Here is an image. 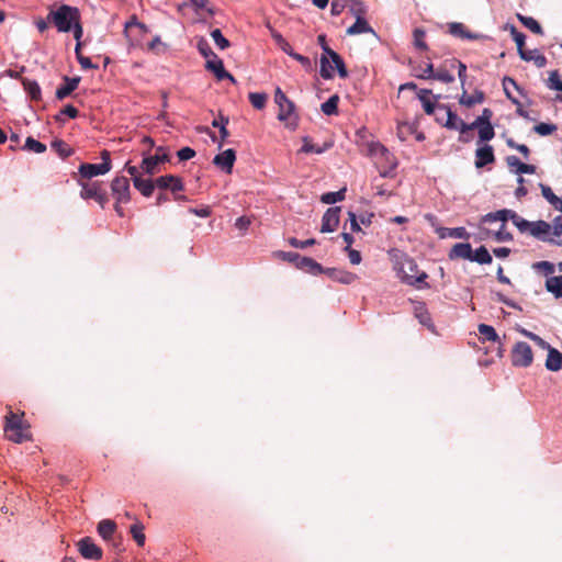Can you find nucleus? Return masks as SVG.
<instances>
[{"mask_svg":"<svg viewBox=\"0 0 562 562\" xmlns=\"http://www.w3.org/2000/svg\"><path fill=\"white\" fill-rule=\"evenodd\" d=\"M4 437L15 443L32 439L30 425L23 419V415L9 412L5 416Z\"/></svg>","mask_w":562,"mask_h":562,"instance_id":"nucleus-1","label":"nucleus"},{"mask_svg":"<svg viewBox=\"0 0 562 562\" xmlns=\"http://www.w3.org/2000/svg\"><path fill=\"white\" fill-rule=\"evenodd\" d=\"M47 20L54 24L58 32L67 33L71 30L75 22L80 20V12L76 7L61 4L48 13Z\"/></svg>","mask_w":562,"mask_h":562,"instance_id":"nucleus-2","label":"nucleus"},{"mask_svg":"<svg viewBox=\"0 0 562 562\" xmlns=\"http://www.w3.org/2000/svg\"><path fill=\"white\" fill-rule=\"evenodd\" d=\"M124 169L131 176L134 188L138 190L143 196L149 198L153 195L156 188L155 180L144 178L145 173L143 170L136 166H132L130 162H126Z\"/></svg>","mask_w":562,"mask_h":562,"instance_id":"nucleus-3","label":"nucleus"},{"mask_svg":"<svg viewBox=\"0 0 562 562\" xmlns=\"http://www.w3.org/2000/svg\"><path fill=\"white\" fill-rule=\"evenodd\" d=\"M101 164H81L79 166V173L82 178L91 179L93 177L108 173L111 168L110 151L106 149L101 151Z\"/></svg>","mask_w":562,"mask_h":562,"instance_id":"nucleus-4","label":"nucleus"},{"mask_svg":"<svg viewBox=\"0 0 562 562\" xmlns=\"http://www.w3.org/2000/svg\"><path fill=\"white\" fill-rule=\"evenodd\" d=\"M81 186L80 196L83 200L93 199L102 209L109 202L106 192L102 189L101 184L94 182H79Z\"/></svg>","mask_w":562,"mask_h":562,"instance_id":"nucleus-5","label":"nucleus"},{"mask_svg":"<svg viewBox=\"0 0 562 562\" xmlns=\"http://www.w3.org/2000/svg\"><path fill=\"white\" fill-rule=\"evenodd\" d=\"M533 360V353L531 347L525 341H518L515 344L512 350V363L515 367L527 368L531 366Z\"/></svg>","mask_w":562,"mask_h":562,"instance_id":"nucleus-6","label":"nucleus"},{"mask_svg":"<svg viewBox=\"0 0 562 562\" xmlns=\"http://www.w3.org/2000/svg\"><path fill=\"white\" fill-rule=\"evenodd\" d=\"M165 161H169V155L165 151L164 147H158L154 156H148L143 159L140 169L144 173L153 176L159 172L157 167Z\"/></svg>","mask_w":562,"mask_h":562,"instance_id":"nucleus-7","label":"nucleus"},{"mask_svg":"<svg viewBox=\"0 0 562 562\" xmlns=\"http://www.w3.org/2000/svg\"><path fill=\"white\" fill-rule=\"evenodd\" d=\"M274 102L279 106L278 120L284 122L294 113L295 104L285 95L281 88H277L274 92Z\"/></svg>","mask_w":562,"mask_h":562,"instance_id":"nucleus-8","label":"nucleus"},{"mask_svg":"<svg viewBox=\"0 0 562 562\" xmlns=\"http://www.w3.org/2000/svg\"><path fill=\"white\" fill-rule=\"evenodd\" d=\"M111 190L117 203H128L131 200L130 180L126 177H115L111 182Z\"/></svg>","mask_w":562,"mask_h":562,"instance_id":"nucleus-9","label":"nucleus"},{"mask_svg":"<svg viewBox=\"0 0 562 562\" xmlns=\"http://www.w3.org/2000/svg\"><path fill=\"white\" fill-rule=\"evenodd\" d=\"M79 553L89 560H100L102 558V549L94 543L92 538L83 537L77 542Z\"/></svg>","mask_w":562,"mask_h":562,"instance_id":"nucleus-10","label":"nucleus"},{"mask_svg":"<svg viewBox=\"0 0 562 562\" xmlns=\"http://www.w3.org/2000/svg\"><path fill=\"white\" fill-rule=\"evenodd\" d=\"M339 213L340 207L334 206L327 209V211L324 213L322 217V225H321V232L322 233H331L335 232L339 225Z\"/></svg>","mask_w":562,"mask_h":562,"instance_id":"nucleus-11","label":"nucleus"},{"mask_svg":"<svg viewBox=\"0 0 562 562\" xmlns=\"http://www.w3.org/2000/svg\"><path fill=\"white\" fill-rule=\"evenodd\" d=\"M437 110L439 112H443V116L446 120L439 119V115H436V122L441 124L443 127L449 130H459L461 127V122H463L451 109L445 104H439Z\"/></svg>","mask_w":562,"mask_h":562,"instance_id":"nucleus-12","label":"nucleus"},{"mask_svg":"<svg viewBox=\"0 0 562 562\" xmlns=\"http://www.w3.org/2000/svg\"><path fill=\"white\" fill-rule=\"evenodd\" d=\"M156 187L160 190H170L172 193L181 192L184 190L182 179L173 176L166 175L155 179Z\"/></svg>","mask_w":562,"mask_h":562,"instance_id":"nucleus-13","label":"nucleus"},{"mask_svg":"<svg viewBox=\"0 0 562 562\" xmlns=\"http://www.w3.org/2000/svg\"><path fill=\"white\" fill-rule=\"evenodd\" d=\"M323 55L321 56V69L319 75L324 79H331L334 78V67L330 65V61L333 59L334 54H337L335 50H333L327 44L323 45Z\"/></svg>","mask_w":562,"mask_h":562,"instance_id":"nucleus-14","label":"nucleus"},{"mask_svg":"<svg viewBox=\"0 0 562 562\" xmlns=\"http://www.w3.org/2000/svg\"><path fill=\"white\" fill-rule=\"evenodd\" d=\"M417 98L422 102L423 109L426 114H428V115L435 114V112L439 105V104H437L439 95H434L431 90H429V89H420L417 92Z\"/></svg>","mask_w":562,"mask_h":562,"instance_id":"nucleus-15","label":"nucleus"},{"mask_svg":"<svg viewBox=\"0 0 562 562\" xmlns=\"http://www.w3.org/2000/svg\"><path fill=\"white\" fill-rule=\"evenodd\" d=\"M205 68L212 71L218 80L228 79L233 83L236 82L235 78L228 71L225 70L223 60L217 56L207 59Z\"/></svg>","mask_w":562,"mask_h":562,"instance_id":"nucleus-16","label":"nucleus"},{"mask_svg":"<svg viewBox=\"0 0 562 562\" xmlns=\"http://www.w3.org/2000/svg\"><path fill=\"white\" fill-rule=\"evenodd\" d=\"M236 160V153L234 149H226L223 153L216 155L213 159V164L224 170L227 173L232 172L234 162Z\"/></svg>","mask_w":562,"mask_h":562,"instance_id":"nucleus-17","label":"nucleus"},{"mask_svg":"<svg viewBox=\"0 0 562 562\" xmlns=\"http://www.w3.org/2000/svg\"><path fill=\"white\" fill-rule=\"evenodd\" d=\"M64 85L59 86L56 90V99L64 100L68 95H70L77 88L80 82V77H68L64 76L63 78Z\"/></svg>","mask_w":562,"mask_h":562,"instance_id":"nucleus-18","label":"nucleus"},{"mask_svg":"<svg viewBox=\"0 0 562 562\" xmlns=\"http://www.w3.org/2000/svg\"><path fill=\"white\" fill-rule=\"evenodd\" d=\"M323 273L327 274L331 280L342 284H350L357 279L355 273L338 268H324Z\"/></svg>","mask_w":562,"mask_h":562,"instance_id":"nucleus-19","label":"nucleus"},{"mask_svg":"<svg viewBox=\"0 0 562 562\" xmlns=\"http://www.w3.org/2000/svg\"><path fill=\"white\" fill-rule=\"evenodd\" d=\"M475 167L483 168L495 160L494 150L491 145H483L475 150Z\"/></svg>","mask_w":562,"mask_h":562,"instance_id":"nucleus-20","label":"nucleus"},{"mask_svg":"<svg viewBox=\"0 0 562 562\" xmlns=\"http://www.w3.org/2000/svg\"><path fill=\"white\" fill-rule=\"evenodd\" d=\"M493 116V112L491 109L485 108L482 111V114L477 116L472 123L467 124L465 122H461L460 133L461 135L465 134L468 131L475 130L476 126L482 124H491V119Z\"/></svg>","mask_w":562,"mask_h":562,"instance_id":"nucleus-21","label":"nucleus"},{"mask_svg":"<svg viewBox=\"0 0 562 562\" xmlns=\"http://www.w3.org/2000/svg\"><path fill=\"white\" fill-rule=\"evenodd\" d=\"M472 252L473 250L469 243H458L451 248L449 252V258L451 260L467 259L471 261Z\"/></svg>","mask_w":562,"mask_h":562,"instance_id":"nucleus-22","label":"nucleus"},{"mask_svg":"<svg viewBox=\"0 0 562 562\" xmlns=\"http://www.w3.org/2000/svg\"><path fill=\"white\" fill-rule=\"evenodd\" d=\"M518 55L525 61H532L538 68H543L547 65V57L538 49H525Z\"/></svg>","mask_w":562,"mask_h":562,"instance_id":"nucleus-23","label":"nucleus"},{"mask_svg":"<svg viewBox=\"0 0 562 562\" xmlns=\"http://www.w3.org/2000/svg\"><path fill=\"white\" fill-rule=\"evenodd\" d=\"M546 368L550 371L557 372L562 369V352L551 347L548 349V356L546 360Z\"/></svg>","mask_w":562,"mask_h":562,"instance_id":"nucleus-24","label":"nucleus"},{"mask_svg":"<svg viewBox=\"0 0 562 562\" xmlns=\"http://www.w3.org/2000/svg\"><path fill=\"white\" fill-rule=\"evenodd\" d=\"M485 99V94L481 90H475L472 94H468L467 90L463 89L461 97L459 98V103L467 108H471L475 104L482 103Z\"/></svg>","mask_w":562,"mask_h":562,"instance_id":"nucleus-25","label":"nucleus"},{"mask_svg":"<svg viewBox=\"0 0 562 562\" xmlns=\"http://www.w3.org/2000/svg\"><path fill=\"white\" fill-rule=\"evenodd\" d=\"M550 232L551 225L546 221L540 220L531 223L530 234L536 238L546 241L548 238L547 235H549Z\"/></svg>","mask_w":562,"mask_h":562,"instance_id":"nucleus-26","label":"nucleus"},{"mask_svg":"<svg viewBox=\"0 0 562 562\" xmlns=\"http://www.w3.org/2000/svg\"><path fill=\"white\" fill-rule=\"evenodd\" d=\"M507 166L510 168H516V172L518 175L522 173H535L536 172V166L535 165H528L525 162H521L518 157L516 156H508L506 158Z\"/></svg>","mask_w":562,"mask_h":562,"instance_id":"nucleus-27","label":"nucleus"},{"mask_svg":"<svg viewBox=\"0 0 562 562\" xmlns=\"http://www.w3.org/2000/svg\"><path fill=\"white\" fill-rule=\"evenodd\" d=\"M449 32L451 35L465 38V40H479L481 35L473 34L462 23L453 22L449 24Z\"/></svg>","mask_w":562,"mask_h":562,"instance_id":"nucleus-28","label":"nucleus"},{"mask_svg":"<svg viewBox=\"0 0 562 562\" xmlns=\"http://www.w3.org/2000/svg\"><path fill=\"white\" fill-rule=\"evenodd\" d=\"M542 196L559 212L562 213V198L554 194L552 189L543 183H539Z\"/></svg>","mask_w":562,"mask_h":562,"instance_id":"nucleus-29","label":"nucleus"},{"mask_svg":"<svg viewBox=\"0 0 562 562\" xmlns=\"http://www.w3.org/2000/svg\"><path fill=\"white\" fill-rule=\"evenodd\" d=\"M361 33H373L374 31L369 25L367 20L362 18L361 15H357L356 22L347 29L348 35H358Z\"/></svg>","mask_w":562,"mask_h":562,"instance_id":"nucleus-30","label":"nucleus"},{"mask_svg":"<svg viewBox=\"0 0 562 562\" xmlns=\"http://www.w3.org/2000/svg\"><path fill=\"white\" fill-rule=\"evenodd\" d=\"M508 209L498 210L496 212H491L481 217V224L485 223H494L502 222V228H505L506 222L508 221Z\"/></svg>","mask_w":562,"mask_h":562,"instance_id":"nucleus-31","label":"nucleus"},{"mask_svg":"<svg viewBox=\"0 0 562 562\" xmlns=\"http://www.w3.org/2000/svg\"><path fill=\"white\" fill-rule=\"evenodd\" d=\"M296 267L314 276L324 271V268L310 257H302L301 262H296Z\"/></svg>","mask_w":562,"mask_h":562,"instance_id":"nucleus-32","label":"nucleus"},{"mask_svg":"<svg viewBox=\"0 0 562 562\" xmlns=\"http://www.w3.org/2000/svg\"><path fill=\"white\" fill-rule=\"evenodd\" d=\"M116 525L111 519H103L98 524V533L104 539L110 540L114 535Z\"/></svg>","mask_w":562,"mask_h":562,"instance_id":"nucleus-33","label":"nucleus"},{"mask_svg":"<svg viewBox=\"0 0 562 562\" xmlns=\"http://www.w3.org/2000/svg\"><path fill=\"white\" fill-rule=\"evenodd\" d=\"M449 60H446L440 67L435 71L434 79L439 80L445 83H451L454 81V76L450 72Z\"/></svg>","mask_w":562,"mask_h":562,"instance_id":"nucleus-34","label":"nucleus"},{"mask_svg":"<svg viewBox=\"0 0 562 562\" xmlns=\"http://www.w3.org/2000/svg\"><path fill=\"white\" fill-rule=\"evenodd\" d=\"M516 16L519 20V22L525 27L529 29L532 33L538 34V35H542L543 34V30H542L541 25L533 18L526 16V15H522L520 13H517Z\"/></svg>","mask_w":562,"mask_h":562,"instance_id":"nucleus-35","label":"nucleus"},{"mask_svg":"<svg viewBox=\"0 0 562 562\" xmlns=\"http://www.w3.org/2000/svg\"><path fill=\"white\" fill-rule=\"evenodd\" d=\"M22 85L26 93L30 95L32 100L38 101L41 100V87L35 80H31L24 78L22 80Z\"/></svg>","mask_w":562,"mask_h":562,"instance_id":"nucleus-36","label":"nucleus"},{"mask_svg":"<svg viewBox=\"0 0 562 562\" xmlns=\"http://www.w3.org/2000/svg\"><path fill=\"white\" fill-rule=\"evenodd\" d=\"M546 289L552 293L557 299L562 296V279L560 277H549L546 280Z\"/></svg>","mask_w":562,"mask_h":562,"instance_id":"nucleus-37","label":"nucleus"},{"mask_svg":"<svg viewBox=\"0 0 562 562\" xmlns=\"http://www.w3.org/2000/svg\"><path fill=\"white\" fill-rule=\"evenodd\" d=\"M492 260V256L485 246H481L472 252L471 261H475L480 265H490Z\"/></svg>","mask_w":562,"mask_h":562,"instance_id":"nucleus-38","label":"nucleus"},{"mask_svg":"<svg viewBox=\"0 0 562 562\" xmlns=\"http://www.w3.org/2000/svg\"><path fill=\"white\" fill-rule=\"evenodd\" d=\"M415 316L418 318V321L422 325H424L428 328L432 327L431 316H430L428 310L426 308L425 304L419 303L415 307Z\"/></svg>","mask_w":562,"mask_h":562,"instance_id":"nucleus-39","label":"nucleus"},{"mask_svg":"<svg viewBox=\"0 0 562 562\" xmlns=\"http://www.w3.org/2000/svg\"><path fill=\"white\" fill-rule=\"evenodd\" d=\"M508 220H512L513 224L521 232L525 233L527 231L530 232L531 223L522 217H520L515 211L508 210Z\"/></svg>","mask_w":562,"mask_h":562,"instance_id":"nucleus-40","label":"nucleus"},{"mask_svg":"<svg viewBox=\"0 0 562 562\" xmlns=\"http://www.w3.org/2000/svg\"><path fill=\"white\" fill-rule=\"evenodd\" d=\"M339 95H331L326 102L321 105V110L326 115H334L338 113Z\"/></svg>","mask_w":562,"mask_h":562,"instance_id":"nucleus-41","label":"nucleus"},{"mask_svg":"<svg viewBox=\"0 0 562 562\" xmlns=\"http://www.w3.org/2000/svg\"><path fill=\"white\" fill-rule=\"evenodd\" d=\"M346 191H347V189L342 188L336 192H326V193L322 194L321 201L324 204H334L336 202L342 201L345 199Z\"/></svg>","mask_w":562,"mask_h":562,"instance_id":"nucleus-42","label":"nucleus"},{"mask_svg":"<svg viewBox=\"0 0 562 562\" xmlns=\"http://www.w3.org/2000/svg\"><path fill=\"white\" fill-rule=\"evenodd\" d=\"M130 532L133 539L139 547H143L145 543V533H144V525L139 521L133 524L130 528Z\"/></svg>","mask_w":562,"mask_h":562,"instance_id":"nucleus-43","label":"nucleus"},{"mask_svg":"<svg viewBox=\"0 0 562 562\" xmlns=\"http://www.w3.org/2000/svg\"><path fill=\"white\" fill-rule=\"evenodd\" d=\"M228 122V117L222 114L218 116V119H214L212 122V126L220 130L222 142H224L229 136V133L226 128Z\"/></svg>","mask_w":562,"mask_h":562,"instance_id":"nucleus-44","label":"nucleus"},{"mask_svg":"<svg viewBox=\"0 0 562 562\" xmlns=\"http://www.w3.org/2000/svg\"><path fill=\"white\" fill-rule=\"evenodd\" d=\"M75 54L78 63L80 64L82 69H97L98 66L91 61L89 57H86L81 54V43H77L75 47Z\"/></svg>","mask_w":562,"mask_h":562,"instance_id":"nucleus-45","label":"nucleus"},{"mask_svg":"<svg viewBox=\"0 0 562 562\" xmlns=\"http://www.w3.org/2000/svg\"><path fill=\"white\" fill-rule=\"evenodd\" d=\"M506 29L509 30L510 32V35L513 37V40L515 41L516 45H517V50H518V54L522 50H525V40H526V36L524 33L519 32L515 25H507Z\"/></svg>","mask_w":562,"mask_h":562,"instance_id":"nucleus-46","label":"nucleus"},{"mask_svg":"<svg viewBox=\"0 0 562 562\" xmlns=\"http://www.w3.org/2000/svg\"><path fill=\"white\" fill-rule=\"evenodd\" d=\"M248 99L255 109L262 110L266 106L268 95L260 92H250Z\"/></svg>","mask_w":562,"mask_h":562,"instance_id":"nucleus-47","label":"nucleus"},{"mask_svg":"<svg viewBox=\"0 0 562 562\" xmlns=\"http://www.w3.org/2000/svg\"><path fill=\"white\" fill-rule=\"evenodd\" d=\"M479 334L484 340L487 341H496L498 339V335L494 327L486 325V324H480L479 327Z\"/></svg>","mask_w":562,"mask_h":562,"instance_id":"nucleus-48","label":"nucleus"},{"mask_svg":"<svg viewBox=\"0 0 562 562\" xmlns=\"http://www.w3.org/2000/svg\"><path fill=\"white\" fill-rule=\"evenodd\" d=\"M52 148L61 157L67 158L72 154V149L61 139L52 142Z\"/></svg>","mask_w":562,"mask_h":562,"instance_id":"nucleus-49","label":"nucleus"},{"mask_svg":"<svg viewBox=\"0 0 562 562\" xmlns=\"http://www.w3.org/2000/svg\"><path fill=\"white\" fill-rule=\"evenodd\" d=\"M479 131L480 142H488L495 136L494 127L492 124H482L476 126Z\"/></svg>","mask_w":562,"mask_h":562,"instance_id":"nucleus-50","label":"nucleus"},{"mask_svg":"<svg viewBox=\"0 0 562 562\" xmlns=\"http://www.w3.org/2000/svg\"><path fill=\"white\" fill-rule=\"evenodd\" d=\"M328 146L321 147V146L314 145L312 143L311 138L306 136V137H303V146L301 147V151L305 153V154H310V153L322 154L325 151V149Z\"/></svg>","mask_w":562,"mask_h":562,"instance_id":"nucleus-51","label":"nucleus"},{"mask_svg":"<svg viewBox=\"0 0 562 562\" xmlns=\"http://www.w3.org/2000/svg\"><path fill=\"white\" fill-rule=\"evenodd\" d=\"M509 85H513V88L516 89L517 91L520 92V88L519 86L517 85V82L510 78V77H504L503 79V89H504V92L506 94V97L514 103V104H518V100L516 98H514L510 93V90H509Z\"/></svg>","mask_w":562,"mask_h":562,"instance_id":"nucleus-52","label":"nucleus"},{"mask_svg":"<svg viewBox=\"0 0 562 562\" xmlns=\"http://www.w3.org/2000/svg\"><path fill=\"white\" fill-rule=\"evenodd\" d=\"M449 65H450V68L451 69H454V68H458V76H459V79L461 81V86L463 87L464 83H465V78H467V66L465 64H463L462 61L456 59V58H452L449 60Z\"/></svg>","mask_w":562,"mask_h":562,"instance_id":"nucleus-53","label":"nucleus"},{"mask_svg":"<svg viewBox=\"0 0 562 562\" xmlns=\"http://www.w3.org/2000/svg\"><path fill=\"white\" fill-rule=\"evenodd\" d=\"M24 148L36 154H42L46 150V145L29 136L25 140Z\"/></svg>","mask_w":562,"mask_h":562,"instance_id":"nucleus-54","label":"nucleus"},{"mask_svg":"<svg viewBox=\"0 0 562 562\" xmlns=\"http://www.w3.org/2000/svg\"><path fill=\"white\" fill-rule=\"evenodd\" d=\"M198 50L204 58H206V60L216 57V54L212 50L210 44L204 38L199 40Z\"/></svg>","mask_w":562,"mask_h":562,"instance_id":"nucleus-55","label":"nucleus"},{"mask_svg":"<svg viewBox=\"0 0 562 562\" xmlns=\"http://www.w3.org/2000/svg\"><path fill=\"white\" fill-rule=\"evenodd\" d=\"M79 114V111L71 104L65 105L60 112L55 116L57 122H64L63 116L66 115L70 119H76Z\"/></svg>","mask_w":562,"mask_h":562,"instance_id":"nucleus-56","label":"nucleus"},{"mask_svg":"<svg viewBox=\"0 0 562 562\" xmlns=\"http://www.w3.org/2000/svg\"><path fill=\"white\" fill-rule=\"evenodd\" d=\"M413 36H414V45L416 48L420 49V50H427L428 49V46L426 44V42L424 41L425 38V31L422 30V29H415L414 32H413Z\"/></svg>","mask_w":562,"mask_h":562,"instance_id":"nucleus-57","label":"nucleus"},{"mask_svg":"<svg viewBox=\"0 0 562 562\" xmlns=\"http://www.w3.org/2000/svg\"><path fill=\"white\" fill-rule=\"evenodd\" d=\"M547 86L551 90L562 91V81L558 70H552L549 75Z\"/></svg>","mask_w":562,"mask_h":562,"instance_id":"nucleus-58","label":"nucleus"},{"mask_svg":"<svg viewBox=\"0 0 562 562\" xmlns=\"http://www.w3.org/2000/svg\"><path fill=\"white\" fill-rule=\"evenodd\" d=\"M333 64L335 65V68L337 69L338 76L340 78H347L348 77V70L346 68L345 61L340 57L339 54H334Z\"/></svg>","mask_w":562,"mask_h":562,"instance_id":"nucleus-59","label":"nucleus"},{"mask_svg":"<svg viewBox=\"0 0 562 562\" xmlns=\"http://www.w3.org/2000/svg\"><path fill=\"white\" fill-rule=\"evenodd\" d=\"M211 36L215 44L218 46V48L226 49L227 47H229V41L223 36L220 29L213 30L211 32Z\"/></svg>","mask_w":562,"mask_h":562,"instance_id":"nucleus-60","label":"nucleus"},{"mask_svg":"<svg viewBox=\"0 0 562 562\" xmlns=\"http://www.w3.org/2000/svg\"><path fill=\"white\" fill-rule=\"evenodd\" d=\"M133 29H137V30H139V32H143V33L147 32L146 25L137 22L135 16H133L131 21L125 23L124 33L127 37H130Z\"/></svg>","mask_w":562,"mask_h":562,"instance_id":"nucleus-61","label":"nucleus"},{"mask_svg":"<svg viewBox=\"0 0 562 562\" xmlns=\"http://www.w3.org/2000/svg\"><path fill=\"white\" fill-rule=\"evenodd\" d=\"M428 274L426 272H422L418 277L414 278L413 276H405L403 279L407 284L416 285L419 288V284H424L425 288H429V284L426 283V279Z\"/></svg>","mask_w":562,"mask_h":562,"instance_id":"nucleus-62","label":"nucleus"},{"mask_svg":"<svg viewBox=\"0 0 562 562\" xmlns=\"http://www.w3.org/2000/svg\"><path fill=\"white\" fill-rule=\"evenodd\" d=\"M537 271H542L546 276H551L554 272V265L550 261H538L532 265Z\"/></svg>","mask_w":562,"mask_h":562,"instance_id":"nucleus-63","label":"nucleus"},{"mask_svg":"<svg viewBox=\"0 0 562 562\" xmlns=\"http://www.w3.org/2000/svg\"><path fill=\"white\" fill-rule=\"evenodd\" d=\"M533 131L541 136H547V135L552 134L554 131H557V125L548 124V123H539L533 127Z\"/></svg>","mask_w":562,"mask_h":562,"instance_id":"nucleus-64","label":"nucleus"}]
</instances>
